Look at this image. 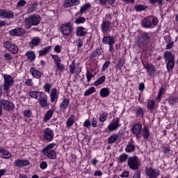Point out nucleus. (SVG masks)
Returning <instances> with one entry per match:
<instances>
[{"instance_id": "obj_14", "label": "nucleus", "mask_w": 178, "mask_h": 178, "mask_svg": "<svg viewBox=\"0 0 178 178\" xmlns=\"http://www.w3.org/2000/svg\"><path fill=\"white\" fill-rule=\"evenodd\" d=\"M148 41H149V36L147 33H143L140 36L138 42L140 47H143V45L147 44Z\"/></svg>"}, {"instance_id": "obj_32", "label": "nucleus", "mask_w": 178, "mask_h": 178, "mask_svg": "<svg viewBox=\"0 0 178 178\" xmlns=\"http://www.w3.org/2000/svg\"><path fill=\"white\" fill-rule=\"evenodd\" d=\"M102 31L103 33H107L108 30H109V22H103L101 25Z\"/></svg>"}, {"instance_id": "obj_34", "label": "nucleus", "mask_w": 178, "mask_h": 178, "mask_svg": "<svg viewBox=\"0 0 178 178\" xmlns=\"http://www.w3.org/2000/svg\"><path fill=\"white\" fill-rule=\"evenodd\" d=\"M105 76H100L99 79H97L95 81V86L96 87H98V86H101V84H103L104 82L105 81Z\"/></svg>"}, {"instance_id": "obj_6", "label": "nucleus", "mask_w": 178, "mask_h": 178, "mask_svg": "<svg viewBox=\"0 0 178 178\" xmlns=\"http://www.w3.org/2000/svg\"><path fill=\"white\" fill-rule=\"evenodd\" d=\"M3 45L5 48L10 51V52H12V54H16L19 52V49L17 48V46H16L12 42L6 41L4 42Z\"/></svg>"}, {"instance_id": "obj_21", "label": "nucleus", "mask_w": 178, "mask_h": 178, "mask_svg": "<svg viewBox=\"0 0 178 178\" xmlns=\"http://www.w3.org/2000/svg\"><path fill=\"white\" fill-rule=\"evenodd\" d=\"M42 95H44V92L40 91L33 90L29 92V97L31 98H34L35 99H39Z\"/></svg>"}, {"instance_id": "obj_15", "label": "nucleus", "mask_w": 178, "mask_h": 178, "mask_svg": "<svg viewBox=\"0 0 178 178\" xmlns=\"http://www.w3.org/2000/svg\"><path fill=\"white\" fill-rule=\"evenodd\" d=\"M43 136L45 140H51L54 138V131L49 128H46L43 131Z\"/></svg>"}, {"instance_id": "obj_43", "label": "nucleus", "mask_w": 178, "mask_h": 178, "mask_svg": "<svg viewBox=\"0 0 178 178\" xmlns=\"http://www.w3.org/2000/svg\"><path fill=\"white\" fill-rule=\"evenodd\" d=\"M147 106L149 111H154V107L155 106V102H154V100H149L147 102Z\"/></svg>"}, {"instance_id": "obj_42", "label": "nucleus", "mask_w": 178, "mask_h": 178, "mask_svg": "<svg viewBox=\"0 0 178 178\" xmlns=\"http://www.w3.org/2000/svg\"><path fill=\"white\" fill-rule=\"evenodd\" d=\"M74 63H76V61L73 60L72 61V64L70 65L69 70L71 74H73V73H74V70H76V65Z\"/></svg>"}, {"instance_id": "obj_40", "label": "nucleus", "mask_w": 178, "mask_h": 178, "mask_svg": "<svg viewBox=\"0 0 178 178\" xmlns=\"http://www.w3.org/2000/svg\"><path fill=\"white\" fill-rule=\"evenodd\" d=\"M73 124H74V117L72 116L67 120L66 127H72Z\"/></svg>"}, {"instance_id": "obj_54", "label": "nucleus", "mask_w": 178, "mask_h": 178, "mask_svg": "<svg viewBox=\"0 0 178 178\" xmlns=\"http://www.w3.org/2000/svg\"><path fill=\"white\" fill-rule=\"evenodd\" d=\"M91 127V122H90V120H86L83 122V127H86V129H90Z\"/></svg>"}, {"instance_id": "obj_19", "label": "nucleus", "mask_w": 178, "mask_h": 178, "mask_svg": "<svg viewBox=\"0 0 178 178\" xmlns=\"http://www.w3.org/2000/svg\"><path fill=\"white\" fill-rule=\"evenodd\" d=\"M0 155L1 158H3L4 159H9V158H12L10 152L5 149L3 147H0Z\"/></svg>"}, {"instance_id": "obj_30", "label": "nucleus", "mask_w": 178, "mask_h": 178, "mask_svg": "<svg viewBox=\"0 0 178 178\" xmlns=\"http://www.w3.org/2000/svg\"><path fill=\"white\" fill-rule=\"evenodd\" d=\"M51 48H52V46H48L44 47L43 49L39 51V55L40 56H44V55H47V54H48V52L51 51Z\"/></svg>"}, {"instance_id": "obj_3", "label": "nucleus", "mask_w": 178, "mask_h": 178, "mask_svg": "<svg viewBox=\"0 0 178 178\" xmlns=\"http://www.w3.org/2000/svg\"><path fill=\"white\" fill-rule=\"evenodd\" d=\"M74 30V27L73 26V24H72V22L63 24L60 27V31L63 35H72V34H73Z\"/></svg>"}, {"instance_id": "obj_47", "label": "nucleus", "mask_w": 178, "mask_h": 178, "mask_svg": "<svg viewBox=\"0 0 178 178\" xmlns=\"http://www.w3.org/2000/svg\"><path fill=\"white\" fill-rule=\"evenodd\" d=\"M94 77V75H92V72L88 71L86 73V78L88 83H90L91 81V79Z\"/></svg>"}, {"instance_id": "obj_63", "label": "nucleus", "mask_w": 178, "mask_h": 178, "mask_svg": "<svg viewBox=\"0 0 178 178\" xmlns=\"http://www.w3.org/2000/svg\"><path fill=\"white\" fill-rule=\"evenodd\" d=\"M152 22L154 26L158 25V19L156 17H152Z\"/></svg>"}, {"instance_id": "obj_38", "label": "nucleus", "mask_w": 178, "mask_h": 178, "mask_svg": "<svg viewBox=\"0 0 178 178\" xmlns=\"http://www.w3.org/2000/svg\"><path fill=\"white\" fill-rule=\"evenodd\" d=\"M41 42V40L38 38H34L31 40L30 45L33 48V47H35L38 45Z\"/></svg>"}, {"instance_id": "obj_12", "label": "nucleus", "mask_w": 178, "mask_h": 178, "mask_svg": "<svg viewBox=\"0 0 178 178\" xmlns=\"http://www.w3.org/2000/svg\"><path fill=\"white\" fill-rule=\"evenodd\" d=\"M145 173L149 178H156V176H159V170L152 168H146Z\"/></svg>"}, {"instance_id": "obj_56", "label": "nucleus", "mask_w": 178, "mask_h": 178, "mask_svg": "<svg viewBox=\"0 0 178 178\" xmlns=\"http://www.w3.org/2000/svg\"><path fill=\"white\" fill-rule=\"evenodd\" d=\"M109 61H106L102 68V72H105L109 67Z\"/></svg>"}, {"instance_id": "obj_11", "label": "nucleus", "mask_w": 178, "mask_h": 178, "mask_svg": "<svg viewBox=\"0 0 178 178\" xmlns=\"http://www.w3.org/2000/svg\"><path fill=\"white\" fill-rule=\"evenodd\" d=\"M118 127H120V124H119V118L113 119L108 126L109 131H113Z\"/></svg>"}, {"instance_id": "obj_27", "label": "nucleus", "mask_w": 178, "mask_h": 178, "mask_svg": "<svg viewBox=\"0 0 178 178\" xmlns=\"http://www.w3.org/2000/svg\"><path fill=\"white\" fill-rule=\"evenodd\" d=\"M142 24L143 27H151L152 24V17L145 18Z\"/></svg>"}, {"instance_id": "obj_26", "label": "nucleus", "mask_w": 178, "mask_h": 178, "mask_svg": "<svg viewBox=\"0 0 178 178\" xmlns=\"http://www.w3.org/2000/svg\"><path fill=\"white\" fill-rule=\"evenodd\" d=\"M30 72L31 73L33 77H35V79H41V76H42L41 72L35 70V68H31Z\"/></svg>"}, {"instance_id": "obj_24", "label": "nucleus", "mask_w": 178, "mask_h": 178, "mask_svg": "<svg viewBox=\"0 0 178 178\" xmlns=\"http://www.w3.org/2000/svg\"><path fill=\"white\" fill-rule=\"evenodd\" d=\"M10 35L15 36V35H22V34H24V30H23L22 28L18 29H14L10 31Z\"/></svg>"}, {"instance_id": "obj_22", "label": "nucleus", "mask_w": 178, "mask_h": 178, "mask_svg": "<svg viewBox=\"0 0 178 178\" xmlns=\"http://www.w3.org/2000/svg\"><path fill=\"white\" fill-rule=\"evenodd\" d=\"M80 3V1L79 0H66L63 5L65 8H70L71 6H74V5H79Z\"/></svg>"}, {"instance_id": "obj_48", "label": "nucleus", "mask_w": 178, "mask_h": 178, "mask_svg": "<svg viewBox=\"0 0 178 178\" xmlns=\"http://www.w3.org/2000/svg\"><path fill=\"white\" fill-rule=\"evenodd\" d=\"M97 124H98V119L92 118L91 120L90 126H92V127H97Z\"/></svg>"}, {"instance_id": "obj_53", "label": "nucleus", "mask_w": 178, "mask_h": 178, "mask_svg": "<svg viewBox=\"0 0 178 178\" xmlns=\"http://www.w3.org/2000/svg\"><path fill=\"white\" fill-rule=\"evenodd\" d=\"M127 160V154H121L119 157L120 162H126Z\"/></svg>"}, {"instance_id": "obj_5", "label": "nucleus", "mask_w": 178, "mask_h": 178, "mask_svg": "<svg viewBox=\"0 0 178 178\" xmlns=\"http://www.w3.org/2000/svg\"><path fill=\"white\" fill-rule=\"evenodd\" d=\"M128 166L130 169L133 170H136V169H138V166H140V161H138V159L137 156L129 157L128 159Z\"/></svg>"}, {"instance_id": "obj_51", "label": "nucleus", "mask_w": 178, "mask_h": 178, "mask_svg": "<svg viewBox=\"0 0 178 178\" xmlns=\"http://www.w3.org/2000/svg\"><path fill=\"white\" fill-rule=\"evenodd\" d=\"M91 6L90 3L85 4L83 7L81 8V13H84L87 9H89V8Z\"/></svg>"}, {"instance_id": "obj_57", "label": "nucleus", "mask_w": 178, "mask_h": 178, "mask_svg": "<svg viewBox=\"0 0 178 178\" xmlns=\"http://www.w3.org/2000/svg\"><path fill=\"white\" fill-rule=\"evenodd\" d=\"M3 57L5 58L6 60H11L12 56L9 53H4Z\"/></svg>"}, {"instance_id": "obj_31", "label": "nucleus", "mask_w": 178, "mask_h": 178, "mask_svg": "<svg viewBox=\"0 0 178 178\" xmlns=\"http://www.w3.org/2000/svg\"><path fill=\"white\" fill-rule=\"evenodd\" d=\"M142 134L145 140H148V138H149V136H151L149 130L147 127H144L143 129Z\"/></svg>"}, {"instance_id": "obj_52", "label": "nucleus", "mask_w": 178, "mask_h": 178, "mask_svg": "<svg viewBox=\"0 0 178 178\" xmlns=\"http://www.w3.org/2000/svg\"><path fill=\"white\" fill-rule=\"evenodd\" d=\"M84 22H86V18L79 17L75 20L74 23H76V24H81V23H84Z\"/></svg>"}, {"instance_id": "obj_23", "label": "nucleus", "mask_w": 178, "mask_h": 178, "mask_svg": "<svg viewBox=\"0 0 178 178\" xmlns=\"http://www.w3.org/2000/svg\"><path fill=\"white\" fill-rule=\"evenodd\" d=\"M54 115V110H49L43 117L44 123H47V122H49Z\"/></svg>"}, {"instance_id": "obj_61", "label": "nucleus", "mask_w": 178, "mask_h": 178, "mask_svg": "<svg viewBox=\"0 0 178 178\" xmlns=\"http://www.w3.org/2000/svg\"><path fill=\"white\" fill-rule=\"evenodd\" d=\"M149 2L151 3H156V2H157L159 3V5H162L163 0H149Z\"/></svg>"}, {"instance_id": "obj_17", "label": "nucleus", "mask_w": 178, "mask_h": 178, "mask_svg": "<svg viewBox=\"0 0 178 178\" xmlns=\"http://www.w3.org/2000/svg\"><path fill=\"white\" fill-rule=\"evenodd\" d=\"M103 44H106L107 45H115V38L113 36H104L102 39Z\"/></svg>"}, {"instance_id": "obj_2", "label": "nucleus", "mask_w": 178, "mask_h": 178, "mask_svg": "<svg viewBox=\"0 0 178 178\" xmlns=\"http://www.w3.org/2000/svg\"><path fill=\"white\" fill-rule=\"evenodd\" d=\"M55 143H52L49 145H47L42 150V152L44 155V156H47V158H49V159H56V152L55 150L52 149L54 147H55Z\"/></svg>"}, {"instance_id": "obj_20", "label": "nucleus", "mask_w": 178, "mask_h": 178, "mask_svg": "<svg viewBox=\"0 0 178 178\" xmlns=\"http://www.w3.org/2000/svg\"><path fill=\"white\" fill-rule=\"evenodd\" d=\"M99 95L101 98H106L111 95V90L108 88H103L99 90Z\"/></svg>"}, {"instance_id": "obj_10", "label": "nucleus", "mask_w": 178, "mask_h": 178, "mask_svg": "<svg viewBox=\"0 0 178 178\" xmlns=\"http://www.w3.org/2000/svg\"><path fill=\"white\" fill-rule=\"evenodd\" d=\"M30 161L27 159H17L14 162V165L16 168H24V166H29Z\"/></svg>"}, {"instance_id": "obj_35", "label": "nucleus", "mask_w": 178, "mask_h": 178, "mask_svg": "<svg viewBox=\"0 0 178 178\" xmlns=\"http://www.w3.org/2000/svg\"><path fill=\"white\" fill-rule=\"evenodd\" d=\"M175 67V60L167 61V70L170 73L172 72Z\"/></svg>"}, {"instance_id": "obj_39", "label": "nucleus", "mask_w": 178, "mask_h": 178, "mask_svg": "<svg viewBox=\"0 0 178 178\" xmlns=\"http://www.w3.org/2000/svg\"><path fill=\"white\" fill-rule=\"evenodd\" d=\"M136 147L134 146V145L129 143L125 148V151L126 152H133V151H134Z\"/></svg>"}, {"instance_id": "obj_13", "label": "nucleus", "mask_w": 178, "mask_h": 178, "mask_svg": "<svg viewBox=\"0 0 178 178\" xmlns=\"http://www.w3.org/2000/svg\"><path fill=\"white\" fill-rule=\"evenodd\" d=\"M13 16V12L10 10H0V17L1 19H12Z\"/></svg>"}, {"instance_id": "obj_44", "label": "nucleus", "mask_w": 178, "mask_h": 178, "mask_svg": "<svg viewBox=\"0 0 178 178\" xmlns=\"http://www.w3.org/2000/svg\"><path fill=\"white\" fill-rule=\"evenodd\" d=\"M37 3H33L31 6L28 9L27 13H33V12H35V10H37Z\"/></svg>"}, {"instance_id": "obj_59", "label": "nucleus", "mask_w": 178, "mask_h": 178, "mask_svg": "<svg viewBox=\"0 0 178 178\" xmlns=\"http://www.w3.org/2000/svg\"><path fill=\"white\" fill-rule=\"evenodd\" d=\"M178 97H172L170 99V104L173 105L175 102H177Z\"/></svg>"}, {"instance_id": "obj_62", "label": "nucleus", "mask_w": 178, "mask_h": 178, "mask_svg": "<svg viewBox=\"0 0 178 178\" xmlns=\"http://www.w3.org/2000/svg\"><path fill=\"white\" fill-rule=\"evenodd\" d=\"M26 3L27 2L26 1L21 0L17 2V6H24V5H26Z\"/></svg>"}, {"instance_id": "obj_41", "label": "nucleus", "mask_w": 178, "mask_h": 178, "mask_svg": "<svg viewBox=\"0 0 178 178\" xmlns=\"http://www.w3.org/2000/svg\"><path fill=\"white\" fill-rule=\"evenodd\" d=\"M106 119H108V113H103L99 115V120L102 123H104V122H106Z\"/></svg>"}, {"instance_id": "obj_37", "label": "nucleus", "mask_w": 178, "mask_h": 178, "mask_svg": "<svg viewBox=\"0 0 178 178\" xmlns=\"http://www.w3.org/2000/svg\"><path fill=\"white\" fill-rule=\"evenodd\" d=\"M97 92V89H95L94 87H90L89 89L85 91L84 96L88 97V95H91V94H94V92Z\"/></svg>"}, {"instance_id": "obj_55", "label": "nucleus", "mask_w": 178, "mask_h": 178, "mask_svg": "<svg viewBox=\"0 0 178 178\" xmlns=\"http://www.w3.org/2000/svg\"><path fill=\"white\" fill-rule=\"evenodd\" d=\"M24 116H25V118H31V111L30 110H26L24 111L23 113Z\"/></svg>"}, {"instance_id": "obj_50", "label": "nucleus", "mask_w": 178, "mask_h": 178, "mask_svg": "<svg viewBox=\"0 0 178 178\" xmlns=\"http://www.w3.org/2000/svg\"><path fill=\"white\" fill-rule=\"evenodd\" d=\"M146 69L148 72V73H154V72H155V70L154 69V66H152V65H146Z\"/></svg>"}, {"instance_id": "obj_28", "label": "nucleus", "mask_w": 178, "mask_h": 178, "mask_svg": "<svg viewBox=\"0 0 178 178\" xmlns=\"http://www.w3.org/2000/svg\"><path fill=\"white\" fill-rule=\"evenodd\" d=\"M164 58L166 62L175 60V55L169 51L164 53Z\"/></svg>"}, {"instance_id": "obj_60", "label": "nucleus", "mask_w": 178, "mask_h": 178, "mask_svg": "<svg viewBox=\"0 0 178 178\" xmlns=\"http://www.w3.org/2000/svg\"><path fill=\"white\" fill-rule=\"evenodd\" d=\"M136 114L138 116H143V115H144V111L142 108H139L137 109Z\"/></svg>"}, {"instance_id": "obj_33", "label": "nucleus", "mask_w": 178, "mask_h": 178, "mask_svg": "<svg viewBox=\"0 0 178 178\" xmlns=\"http://www.w3.org/2000/svg\"><path fill=\"white\" fill-rule=\"evenodd\" d=\"M118 138H119V135L118 134H112L108 138V144H113V143H115V141H116V140H118Z\"/></svg>"}, {"instance_id": "obj_8", "label": "nucleus", "mask_w": 178, "mask_h": 178, "mask_svg": "<svg viewBox=\"0 0 178 178\" xmlns=\"http://www.w3.org/2000/svg\"><path fill=\"white\" fill-rule=\"evenodd\" d=\"M131 131L133 134H135L137 138H140V134H141V131H143V125L140 123L134 124L131 128Z\"/></svg>"}, {"instance_id": "obj_29", "label": "nucleus", "mask_w": 178, "mask_h": 178, "mask_svg": "<svg viewBox=\"0 0 178 178\" xmlns=\"http://www.w3.org/2000/svg\"><path fill=\"white\" fill-rule=\"evenodd\" d=\"M69 106V99H64L60 104V108L61 111H66L67 106Z\"/></svg>"}, {"instance_id": "obj_4", "label": "nucleus", "mask_w": 178, "mask_h": 178, "mask_svg": "<svg viewBox=\"0 0 178 178\" xmlns=\"http://www.w3.org/2000/svg\"><path fill=\"white\" fill-rule=\"evenodd\" d=\"M4 83L3 84V88L6 92H9L10 87L13 86V78L10 75L4 74L3 75Z\"/></svg>"}, {"instance_id": "obj_7", "label": "nucleus", "mask_w": 178, "mask_h": 178, "mask_svg": "<svg viewBox=\"0 0 178 178\" xmlns=\"http://www.w3.org/2000/svg\"><path fill=\"white\" fill-rule=\"evenodd\" d=\"M0 106L5 111H12L15 108V104L9 101L1 99L0 100Z\"/></svg>"}, {"instance_id": "obj_46", "label": "nucleus", "mask_w": 178, "mask_h": 178, "mask_svg": "<svg viewBox=\"0 0 178 178\" xmlns=\"http://www.w3.org/2000/svg\"><path fill=\"white\" fill-rule=\"evenodd\" d=\"M43 88L46 92L49 93V91H51V83H46L44 85Z\"/></svg>"}, {"instance_id": "obj_64", "label": "nucleus", "mask_w": 178, "mask_h": 178, "mask_svg": "<svg viewBox=\"0 0 178 178\" xmlns=\"http://www.w3.org/2000/svg\"><path fill=\"white\" fill-rule=\"evenodd\" d=\"M94 176L95 177H101L102 176V171L101 170H97L94 172Z\"/></svg>"}, {"instance_id": "obj_58", "label": "nucleus", "mask_w": 178, "mask_h": 178, "mask_svg": "<svg viewBox=\"0 0 178 178\" xmlns=\"http://www.w3.org/2000/svg\"><path fill=\"white\" fill-rule=\"evenodd\" d=\"M48 166V164L45 161H42L40 164V169H47V167Z\"/></svg>"}, {"instance_id": "obj_49", "label": "nucleus", "mask_w": 178, "mask_h": 178, "mask_svg": "<svg viewBox=\"0 0 178 178\" xmlns=\"http://www.w3.org/2000/svg\"><path fill=\"white\" fill-rule=\"evenodd\" d=\"M54 52H56V54H60L62 52V46L57 44L54 47Z\"/></svg>"}, {"instance_id": "obj_25", "label": "nucleus", "mask_w": 178, "mask_h": 178, "mask_svg": "<svg viewBox=\"0 0 178 178\" xmlns=\"http://www.w3.org/2000/svg\"><path fill=\"white\" fill-rule=\"evenodd\" d=\"M87 34V29L83 26H79L76 29V35L78 37H84Z\"/></svg>"}, {"instance_id": "obj_1", "label": "nucleus", "mask_w": 178, "mask_h": 178, "mask_svg": "<svg viewBox=\"0 0 178 178\" xmlns=\"http://www.w3.org/2000/svg\"><path fill=\"white\" fill-rule=\"evenodd\" d=\"M41 22V17L38 15H33L25 19L24 26L29 29L33 26H38Z\"/></svg>"}, {"instance_id": "obj_45", "label": "nucleus", "mask_w": 178, "mask_h": 178, "mask_svg": "<svg viewBox=\"0 0 178 178\" xmlns=\"http://www.w3.org/2000/svg\"><path fill=\"white\" fill-rule=\"evenodd\" d=\"M147 6H144V5H138L136 6H135V10H136V12H141V10H145V9H147Z\"/></svg>"}, {"instance_id": "obj_18", "label": "nucleus", "mask_w": 178, "mask_h": 178, "mask_svg": "<svg viewBox=\"0 0 178 178\" xmlns=\"http://www.w3.org/2000/svg\"><path fill=\"white\" fill-rule=\"evenodd\" d=\"M40 102V105L42 108H47L48 106V98L47 97V95L44 94L42 95V96L40 97V99L38 100Z\"/></svg>"}, {"instance_id": "obj_36", "label": "nucleus", "mask_w": 178, "mask_h": 178, "mask_svg": "<svg viewBox=\"0 0 178 178\" xmlns=\"http://www.w3.org/2000/svg\"><path fill=\"white\" fill-rule=\"evenodd\" d=\"M25 55L26 58H28V59L31 61H33L34 59H35V54L33 53V51H27Z\"/></svg>"}, {"instance_id": "obj_9", "label": "nucleus", "mask_w": 178, "mask_h": 178, "mask_svg": "<svg viewBox=\"0 0 178 178\" xmlns=\"http://www.w3.org/2000/svg\"><path fill=\"white\" fill-rule=\"evenodd\" d=\"M51 58L54 60V63L57 67V70H63L65 69V65L62 64V60L58 55L55 54H51Z\"/></svg>"}, {"instance_id": "obj_16", "label": "nucleus", "mask_w": 178, "mask_h": 178, "mask_svg": "<svg viewBox=\"0 0 178 178\" xmlns=\"http://www.w3.org/2000/svg\"><path fill=\"white\" fill-rule=\"evenodd\" d=\"M59 96V91L56 88H52L50 93L51 102H55L58 100Z\"/></svg>"}]
</instances>
